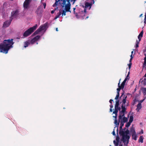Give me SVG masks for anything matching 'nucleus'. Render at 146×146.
Here are the masks:
<instances>
[{"label": "nucleus", "instance_id": "nucleus-52", "mask_svg": "<svg viewBox=\"0 0 146 146\" xmlns=\"http://www.w3.org/2000/svg\"><path fill=\"white\" fill-rule=\"evenodd\" d=\"M112 111V108H110V111L111 112Z\"/></svg>", "mask_w": 146, "mask_h": 146}, {"label": "nucleus", "instance_id": "nucleus-31", "mask_svg": "<svg viewBox=\"0 0 146 146\" xmlns=\"http://www.w3.org/2000/svg\"><path fill=\"white\" fill-rule=\"evenodd\" d=\"M141 83L144 85H146V78H144L143 80L141 81Z\"/></svg>", "mask_w": 146, "mask_h": 146}, {"label": "nucleus", "instance_id": "nucleus-11", "mask_svg": "<svg viewBox=\"0 0 146 146\" xmlns=\"http://www.w3.org/2000/svg\"><path fill=\"white\" fill-rule=\"evenodd\" d=\"M64 14V8H63L62 9L61 8L59 10V13H58L57 15L54 18L55 19H57V18H59L60 15H62V16Z\"/></svg>", "mask_w": 146, "mask_h": 146}, {"label": "nucleus", "instance_id": "nucleus-43", "mask_svg": "<svg viewBox=\"0 0 146 146\" xmlns=\"http://www.w3.org/2000/svg\"><path fill=\"white\" fill-rule=\"evenodd\" d=\"M43 6H44V9H45V7H46V3H43Z\"/></svg>", "mask_w": 146, "mask_h": 146}, {"label": "nucleus", "instance_id": "nucleus-21", "mask_svg": "<svg viewBox=\"0 0 146 146\" xmlns=\"http://www.w3.org/2000/svg\"><path fill=\"white\" fill-rule=\"evenodd\" d=\"M141 103H139L137 106L136 110L137 111H139V110L141 108Z\"/></svg>", "mask_w": 146, "mask_h": 146}, {"label": "nucleus", "instance_id": "nucleus-55", "mask_svg": "<svg viewBox=\"0 0 146 146\" xmlns=\"http://www.w3.org/2000/svg\"><path fill=\"white\" fill-rule=\"evenodd\" d=\"M20 38V37L19 36L17 38H16L17 39H19Z\"/></svg>", "mask_w": 146, "mask_h": 146}, {"label": "nucleus", "instance_id": "nucleus-45", "mask_svg": "<svg viewBox=\"0 0 146 146\" xmlns=\"http://www.w3.org/2000/svg\"><path fill=\"white\" fill-rule=\"evenodd\" d=\"M112 134L113 135L115 136V132L114 130V129L113 131L112 132Z\"/></svg>", "mask_w": 146, "mask_h": 146}, {"label": "nucleus", "instance_id": "nucleus-7", "mask_svg": "<svg viewBox=\"0 0 146 146\" xmlns=\"http://www.w3.org/2000/svg\"><path fill=\"white\" fill-rule=\"evenodd\" d=\"M94 2V0H87V2L85 3V7L86 8L89 7V9H90Z\"/></svg>", "mask_w": 146, "mask_h": 146}, {"label": "nucleus", "instance_id": "nucleus-33", "mask_svg": "<svg viewBox=\"0 0 146 146\" xmlns=\"http://www.w3.org/2000/svg\"><path fill=\"white\" fill-rule=\"evenodd\" d=\"M140 41L137 40L136 42V46L135 47L136 48H137L139 47V44Z\"/></svg>", "mask_w": 146, "mask_h": 146}, {"label": "nucleus", "instance_id": "nucleus-24", "mask_svg": "<svg viewBox=\"0 0 146 146\" xmlns=\"http://www.w3.org/2000/svg\"><path fill=\"white\" fill-rule=\"evenodd\" d=\"M132 139L135 141L137 140V135L136 133L135 134H132Z\"/></svg>", "mask_w": 146, "mask_h": 146}, {"label": "nucleus", "instance_id": "nucleus-46", "mask_svg": "<svg viewBox=\"0 0 146 146\" xmlns=\"http://www.w3.org/2000/svg\"><path fill=\"white\" fill-rule=\"evenodd\" d=\"M110 108H112L113 107V105H112L111 104L110 106Z\"/></svg>", "mask_w": 146, "mask_h": 146}, {"label": "nucleus", "instance_id": "nucleus-50", "mask_svg": "<svg viewBox=\"0 0 146 146\" xmlns=\"http://www.w3.org/2000/svg\"><path fill=\"white\" fill-rule=\"evenodd\" d=\"M141 134H143V130L142 129L141 130V132L140 133Z\"/></svg>", "mask_w": 146, "mask_h": 146}, {"label": "nucleus", "instance_id": "nucleus-27", "mask_svg": "<svg viewBox=\"0 0 146 146\" xmlns=\"http://www.w3.org/2000/svg\"><path fill=\"white\" fill-rule=\"evenodd\" d=\"M143 136H141L138 140V141L139 143H143Z\"/></svg>", "mask_w": 146, "mask_h": 146}, {"label": "nucleus", "instance_id": "nucleus-48", "mask_svg": "<svg viewBox=\"0 0 146 146\" xmlns=\"http://www.w3.org/2000/svg\"><path fill=\"white\" fill-rule=\"evenodd\" d=\"M130 57H131V59H132V58H133V56H132V54H131V55L130 56Z\"/></svg>", "mask_w": 146, "mask_h": 146}, {"label": "nucleus", "instance_id": "nucleus-42", "mask_svg": "<svg viewBox=\"0 0 146 146\" xmlns=\"http://www.w3.org/2000/svg\"><path fill=\"white\" fill-rule=\"evenodd\" d=\"M115 116H113V117H114L115 118V119H117V113H115Z\"/></svg>", "mask_w": 146, "mask_h": 146}, {"label": "nucleus", "instance_id": "nucleus-47", "mask_svg": "<svg viewBox=\"0 0 146 146\" xmlns=\"http://www.w3.org/2000/svg\"><path fill=\"white\" fill-rule=\"evenodd\" d=\"M113 101V100L112 99H111L110 100L109 102L111 103V104H112V102Z\"/></svg>", "mask_w": 146, "mask_h": 146}, {"label": "nucleus", "instance_id": "nucleus-59", "mask_svg": "<svg viewBox=\"0 0 146 146\" xmlns=\"http://www.w3.org/2000/svg\"><path fill=\"white\" fill-rule=\"evenodd\" d=\"M133 51H132L131 52V54H133Z\"/></svg>", "mask_w": 146, "mask_h": 146}, {"label": "nucleus", "instance_id": "nucleus-53", "mask_svg": "<svg viewBox=\"0 0 146 146\" xmlns=\"http://www.w3.org/2000/svg\"><path fill=\"white\" fill-rule=\"evenodd\" d=\"M116 143H117L115 140H114L113 141V143L114 144H115Z\"/></svg>", "mask_w": 146, "mask_h": 146}, {"label": "nucleus", "instance_id": "nucleus-41", "mask_svg": "<svg viewBox=\"0 0 146 146\" xmlns=\"http://www.w3.org/2000/svg\"><path fill=\"white\" fill-rule=\"evenodd\" d=\"M131 64H132L131 63H129V64L128 65L129 66V69H130L131 68Z\"/></svg>", "mask_w": 146, "mask_h": 146}, {"label": "nucleus", "instance_id": "nucleus-1", "mask_svg": "<svg viewBox=\"0 0 146 146\" xmlns=\"http://www.w3.org/2000/svg\"><path fill=\"white\" fill-rule=\"evenodd\" d=\"M13 40V39L4 40L3 43L0 44V52L7 54L9 49L13 47L12 45L14 43Z\"/></svg>", "mask_w": 146, "mask_h": 146}, {"label": "nucleus", "instance_id": "nucleus-12", "mask_svg": "<svg viewBox=\"0 0 146 146\" xmlns=\"http://www.w3.org/2000/svg\"><path fill=\"white\" fill-rule=\"evenodd\" d=\"M48 25V24L47 23H46L44 24L43 25H41L40 26L39 28L38 29L39 30V31H41L46 30V27Z\"/></svg>", "mask_w": 146, "mask_h": 146}, {"label": "nucleus", "instance_id": "nucleus-22", "mask_svg": "<svg viewBox=\"0 0 146 146\" xmlns=\"http://www.w3.org/2000/svg\"><path fill=\"white\" fill-rule=\"evenodd\" d=\"M119 122H120V121H118V122L117 119H115L114 122V124H115L116 126H115V128L116 127H117V131H118V126H119Z\"/></svg>", "mask_w": 146, "mask_h": 146}, {"label": "nucleus", "instance_id": "nucleus-34", "mask_svg": "<svg viewBox=\"0 0 146 146\" xmlns=\"http://www.w3.org/2000/svg\"><path fill=\"white\" fill-rule=\"evenodd\" d=\"M40 32L39 30L38 29L34 33L33 35H36L38 34V33Z\"/></svg>", "mask_w": 146, "mask_h": 146}, {"label": "nucleus", "instance_id": "nucleus-30", "mask_svg": "<svg viewBox=\"0 0 146 146\" xmlns=\"http://www.w3.org/2000/svg\"><path fill=\"white\" fill-rule=\"evenodd\" d=\"M144 61L143 63V68H145L146 70V57L144 58Z\"/></svg>", "mask_w": 146, "mask_h": 146}, {"label": "nucleus", "instance_id": "nucleus-32", "mask_svg": "<svg viewBox=\"0 0 146 146\" xmlns=\"http://www.w3.org/2000/svg\"><path fill=\"white\" fill-rule=\"evenodd\" d=\"M125 106H121V108H122V110L121 111L124 113V112L125 110Z\"/></svg>", "mask_w": 146, "mask_h": 146}, {"label": "nucleus", "instance_id": "nucleus-13", "mask_svg": "<svg viewBox=\"0 0 146 146\" xmlns=\"http://www.w3.org/2000/svg\"><path fill=\"white\" fill-rule=\"evenodd\" d=\"M40 37V36L37 35L34 37L31 41V44H33L36 41L38 40Z\"/></svg>", "mask_w": 146, "mask_h": 146}, {"label": "nucleus", "instance_id": "nucleus-64", "mask_svg": "<svg viewBox=\"0 0 146 146\" xmlns=\"http://www.w3.org/2000/svg\"><path fill=\"white\" fill-rule=\"evenodd\" d=\"M110 146H111V145H110Z\"/></svg>", "mask_w": 146, "mask_h": 146}, {"label": "nucleus", "instance_id": "nucleus-38", "mask_svg": "<svg viewBox=\"0 0 146 146\" xmlns=\"http://www.w3.org/2000/svg\"><path fill=\"white\" fill-rule=\"evenodd\" d=\"M120 82H119V83H118V86L119 88H119L120 90L121 89H123V88H120L121 85L120 86Z\"/></svg>", "mask_w": 146, "mask_h": 146}, {"label": "nucleus", "instance_id": "nucleus-28", "mask_svg": "<svg viewBox=\"0 0 146 146\" xmlns=\"http://www.w3.org/2000/svg\"><path fill=\"white\" fill-rule=\"evenodd\" d=\"M130 131L133 134H135L136 133L135 131V129L133 127H132L130 129Z\"/></svg>", "mask_w": 146, "mask_h": 146}, {"label": "nucleus", "instance_id": "nucleus-18", "mask_svg": "<svg viewBox=\"0 0 146 146\" xmlns=\"http://www.w3.org/2000/svg\"><path fill=\"white\" fill-rule=\"evenodd\" d=\"M36 13L38 15H40L42 13L41 11L40 8L38 7L37 8L36 11Z\"/></svg>", "mask_w": 146, "mask_h": 146}, {"label": "nucleus", "instance_id": "nucleus-51", "mask_svg": "<svg viewBox=\"0 0 146 146\" xmlns=\"http://www.w3.org/2000/svg\"><path fill=\"white\" fill-rule=\"evenodd\" d=\"M115 146H117L118 144L117 143H116L115 144H114Z\"/></svg>", "mask_w": 146, "mask_h": 146}, {"label": "nucleus", "instance_id": "nucleus-62", "mask_svg": "<svg viewBox=\"0 0 146 146\" xmlns=\"http://www.w3.org/2000/svg\"><path fill=\"white\" fill-rule=\"evenodd\" d=\"M120 146H123V145H120Z\"/></svg>", "mask_w": 146, "mask_h": 146}, {"label": "nucleus", "instance_id": "nucleus-8", "mask_svg": "<svg viewBox=\"0 0 146 146\" xmlns=\"http://www.w3.org/2000/svg\"><path fill=\"white\" fill-rule=\"evenodd\" d=\"M119 101L118 100L116 101L115 104V110L113 111V113H117L118 111L120 110V108L119 107Z\"/></svg>", "mask_w": 146, "mask_h": 146}, {"label": "nucleus", "instance_id": "nucleus-17", "mask_svg": "<svg viewBox=\"0 0 146 146\" xmlns=\"http://www.w3.org/2000/svg\"><path fill=\"white\" fill-rule=\"evenodd\" d=\"M128 121V119L127 118L125 117H123L121 119L120 121H119L120 122H123V123H125L127 121Z\"/></svg>", "mask_w": 146, "mask_h": 146}, {"label": "nucleus", "instance_id": "nucleus-15", "mask_svg": "<svg viewBox=\"0 0 146 146\" xmlns=\"http://www.w3.org/2000/svg\"><path fill=\"white\" fill-rule=\"evenodd\" d=\"M127 98V96H126L124 98L122 101V106H128V102L127 101V102H126V98Z\"/></svg>", "mask_w": 146, "mask_h": 146}, {"label": "nucleus", "instance_id": "nucleus-39", "mask_svg": "<svg viewBox=\"0 0 146 146\" xmlns=\"http://www.w3.org/2000/svg\"><path fill=\"white\" fill-rule=\"evenodd\" d=\"M144 23L145 24H146V15L145 14V18L144 19Z\"/></svg>", "mask_w": 146, "mask_h": 146}, {"label": "nucleus", "instance_id": "nucleus-10", "mask_svg": "<svg viewBox=\"0 0 146 146\" xmlns=\"http://www.w3.org/2000/svg\"><path fill=\"white\" fill-rule=\"evenodd\" d=\"M32 0H25L23 4V6L25 9H27L28 8L29 5Z\"/></svg>", "mask_w": 146, "mask_h": 146}, {"label": "nucleus", "instance_id": "nucleus-29", "mask_svg": "<svg viewBox=\"0 0 146 146\" xmlns=\"http://www.w3.org/2000/svg\"><path fill=\"white\" fill-rule=\"evenodd\" d=\"M30 44V43L28 41H26L24 42V47L25 48H26L27 47L29 44Z\"/></svg>", "mask_w": 146, "mask_h": 146}, {"label": "nucleus", "instance_id": "nucleus-44", "mask_svg": "<svg viewBox=\"0 0 146 146\" xmlns=\"http://www.w3.org/2000/svg\"><path fill=\"white\" fill-rule=\"evenodd\" d=\"M119 129H120V131H123V130H122V127L121 126H120Z\"/></svg>", "mask_w": 146, "mask_h": 146}, {"label": "nucleus", "instance_id": "nucleus-60", "mask_svg": "<svg viewBox=\"0 0 146 146\" xmlns=\"http://www.w3.org/2000/svg\"><path fill=\"white\" fill-rule=\"evenodd\" d=\"M144 77H146V73L144 75Z\"/></svg>", "mask_w": 146, "mask_h": 146}, {"label": "nucleus", "instance_id": "nucleus-58", "mask_svg": "<svg viewBox=\"0 0 146 146\" xmlns=\"http://www.w3.org/2000/svg\"><path fill=\"white\" fill-rule=\"evenodd\" d=\"M142 15H143V14H141L140 15L139 17H141L142 16Z\"/></svg>", "mask_w": 146, "mask_h": 146}, {"label": "nucleus", "instance_id": "nucleus-36", "mask_svg": "<svg viewBox=\"0 0 146 146\" xmlns=\"http://www.w3.org/2000/svg\"><path fill=\"white\" fill-rule=\"evenodd\" d=\"M130 123L129 122L127 123L125 125L126 127H128L130 126Z\"/></svg>", "mask_w": 146, "mask_h": 146}, {"label": "nucleus", "instance_id": "nucleus-14", "mask_svg": "<svg viewBox=\"0 0 146 146\" xmlns=\"http://www.w3.org/2000/svg\"><path fill=\"white\" fill-rule=\"evenodd\" d=\"M12 21L10 19L9 21H7L4 23L3 27H7L9 26Z\"/></svg>", "mask_w": 146, "mask_h": 146}, {"label": "nucleus", "instance_id": "nucleus-9", "mask_svg": "<svg viewBox=\"0 0 146 146\" xmlns=\"http://www.w3.org/2000/svg\"><path fill=\"white\" fill-rule=\"evenodd\" d=\"M66 1L67 2V3L65 5V6L64 10H65L66 11L71 12L70 11V9L71 4L70 3V0H64V5L65 4V1Z\"/></svg>", "mask_w": 146, "mask_h": 146}, {"label": "nucleus", "instance_id": "nucleus-35", "mask_svg": "<svg viewBox=\"0 0 146 146\" xmlns=\"http://www.w3.org/2000/svg\"><path fill=\"white\" fill-rule=\"evenodd\" d=\"M133 120V117L132 116H130L129 119V122L130 123H131Z\"/></svg>", "mask_w": 146, "mask_h": 146}, {"label": "nucleus", "instance_id": "nucleus-19", "mask_svg": "<svg viewBox=\"0 0 146 146\" xmlns=\"http://www.w3.org/2000/svg\"><path fill=\"white\" fill-rule=\"evenodd\" d=\"M117 94L116 96V97L115 98V99L116 100V101H117V100H118L119 97V92L120 91V89L119 88H117Z\"/></svg>", "mask_w": 146, "mask_h": 146}, {"label": "nucleus", "instance_id": "nucleus-2", "mask_svg": "<svg viewBox=\"0 0 146 146\" xmlns=\"http://www.w3.org/2000/svg\"><path fill=\"white\" fill-rule=\"evenodd\" d=\"M58 7L54 10H52L51 12L52 14H53L54 13L55 11L56 10H58L61 8L62 9L64 8V0H55V2L53 5V7Z\"/></svg>", "mask_w": 146, "mask_h": 146}, {"label": "nucleus", "instance_id": "nucleus-61", "mask_svg": "<svg viewBox=\"0 0 146 146\" xmlns=\"http://www.w3.org/2000/svg\"><path fill=\"white\" fill-rule=\"evenodd\" d=\"M71 1V2L74 1L73 0H71V1Z\"/></svg>", "mask_w": 146, "mask_h": 146}, {"label": "nucleus", "instance_id": "nucleus-16", "mask_svg": "<svg viewBox=\"0 0 146 146\" xmlns=\"http://www.w3.org/2000/svg\"><path fill=\"white\" fill-rule=\"evenodd\" d=\"M128 76V75L127 76V77H126L125 78V80H124L123 82L121 84L120 88H124V86L126 82V81H127V79H128L127 78Z\"/></svg>", "mask_w": 146, "mask_h": 146}, {"label": "nucleus", "instance_id": "nucleus-26", "mask_svg": "<svg viewBox=\"0 0 146 146\" xmlns=\"http://www.w3.org/2000/svg\"><path fill=\"white\" fill-rule=\"evenodd\" d=\"M141 90L144 96H145L146 95V88H143L141 89Z\"/></svg>", "mask_w": 146, "mask_h": 146}, {"label": "nucleus", "instance_id": "nucleus-6", "mask_svg": "<svg viewBox=\"0 0 146 146\" xmlns=\"http://www.w3.org/2000/svg\"><path fill=\"white\" fill-rule=\"evenodd\" d=\"M76 9L75 8H73V12L74 14H76V16L78 18H80V17L82 18L83 19H84V18L83 17V15H80V14H83L84 15V13H86V10L85 9H84V12H83V11H82L80 12L78 14H77V13H75V10Z\"/></svg>", "mask_w": 146, "mask_h": 146}, {"label": "nucleus", "instance_id": "nucleus-57", "mask_svg": "<svg viewBox=\"0 0 146 146\" xmlns=\"http://www.w3.org/2000/svg\"><path fill=\"white\" fill-rule=\"evenodd\" d=\"M56 31H58V28H56Z\"/></svg>", "mask_w": 146, "mask_h": 146}, {"label": "nucleus", "instance_id": "nucleus-23", "mask_svg": "<svg viewBox=\"0 0 146 146\" xmlns=\"http://www.w3.org/2000/svg\"><path fill=\"white\" fill-rule=\"evenodd\" d=\"M143 31H142L139 34V35H138V38L139 39V41H140L141 39V38L143 36Z\"/></svg>", "mask_w": 146, "mask_h": 146}, {"label": "nucleus", "instance_id": "nucleus-5", "mask_svg": "<svg viewBox=\"0 0 146 146\" xmlns=\"http://www.w3.org/2000/svg\"><path fill=\"white\" fill-rule=\"evenodd\" d=\"M19 11L18 10H16L15 11H13L11 12V17H10V19L11 21L13 18H16L19 15Z\"/></svg>", "mask_w": 146, "mask_h": 146}, {"label": "nucleus", "instance_id": "nucleus-3", "mask_svg": "<svg viewBox=\"0 0 146 146\" xmlns=\"http://www.w3.org/2000/svg\"><path fill=\"white\" fill-rule=\"evenodd\" d=\"M37 27V25L36 24L33 27L30 28L24 33L23 34V36L24 37H26L30 35L36 29Z\"/></svg>", "mask_w": 146, "mask_h": 146}, {"label": "nucleus", "instance_id": "nucleus-49", "mask_svg": "<svg viewBox=\"0 0 146 146\" xmlns=\"http://www.w3.org/2000/svg\"><path fill=\"white\" fill-rule=\"evenodd\" d=\"M143 52H146V46L145 47V49H144V50H143Z\"/></svg>", "mask_w": 146, "mask_h": 146}, {"label": "nucleus", "instance_id": "nucleus-20", "mask_svg": "<svg viewBox=\"0 0 146 146\" xmlns=\"http://www.w3.org/2000/svg\"><path fill=\"white\" fill-rule=\"evenodd\" d=\"M124 113L122 112L121 111L120 112V115L119 117V121H120L121 119V118L123 117H124Z\"/></svg>", "mask_w": 146, "mask_h": 146}, {"label": "nucleus", "instance_id": "nucleus-56", "mask_svg": "<svg viewBox=\"0 0 146 146\" xmlns=\"http://www.w3.org/2000/svg\"><path fill=\"white\" fill-rule=\"evenodd\" d=\"M76 1V0H73V1H74V2L73 3V4H74V2H75V1Z\"/></svg>", "mask_w": 146, "mask_h": 146}, {"label": "nucleus", "instance_id": "nucleus-37", "mask_svg": "<svg viewBox=\"0 0 146 146\" xmlns=\"http://www.w3.org/2000/svg\"><path fill=\"white\" fill-rule=\"evenodd\" d=\"M146 98V96L145 97V98L142 100H140L139 103H141H141L143 102V101L145 100Z\"/></svg>", "mask_w": 146, "mask_h": 146}, {"label": "nucleus", "instance_id": "nucleus-63", "mask_svg": "<svg viewBox=\"0 0 146 146\" xmlns=\"http://www.w3.org/2000/svg\"><path fill=\"white\" fill-rule=\"evenodd\" d=\"M121 79H120L119 80V82H120V81H121Z\"/></svg>", "mask_w": 146, "mask_h": 146}, {"label": "nucleus", "instance_id": "nucleus-25", "mask_svg": "<svg viewBox=\"0 0 146 146\" xmlns=\"http://www.w3.org/2000/svg\"><path fill=\"white\" fill-rule=\"evenodd\" d=\"M129 139H125V141H123V139H122V141H123V142L124 143V146H127V144L129 143Z\"/></svg>", "mask_w": 146, "mask_h": 146}, {"label": "nucleus", "instance_id": "nucleus-40", "mask_svg": "<svg viewBox=\"0 0 146 146\" xmlns=\"http://www.w3.org/2000/svg\"><path fill=\"white\" fill-rule=\"evenodd\" d=\"M124 123L120 122V126H122L123 127V126L124 125Z\"/></svg>", "mask_w": 146, "mask_h": 146}, {"label": "nucleus", "instance_id": "nucleus-4", "mask_svg": "<svg viewBox=\"0 0 146 146\" xmlns=\"http://www.w3.org/2000/svg\"><path fill=\"white\" fill-rule=\"evenodd\" d=\"M119 133L122 136V139H123V141H125V139L128 140L129 139V136L127 135L129 133V131L128 129L125 131H120Z\"/></svg>", "mask_w": 146, "mask_h": 146}, {"label": "nucleus", "instance_id": "nucleus-54", "mask_svg": "<svg viewBox=\"0 0 146 146\" xmlns=\"http://www.w3.org/2000/svg\"><path fill=\"white\" fill-rule=\"evenodd\" d=\"M132 60V59H131V58H130V60H129V62L130 63H131Z\"/></svg>", "mask_w": 146, "mask_h": 146}]
</instances>
